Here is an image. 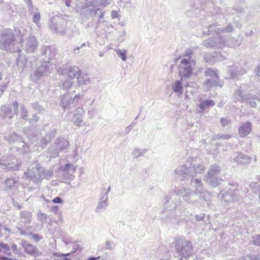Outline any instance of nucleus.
Returning a JSON list of instances; mask_svg holds the SVG:
<instances>
[{
  "label": "nucleus",
  "mask_w": 260,
  "mask_h": 260,
  "mask_svg": "<svg viewBox=\"0 0 260 260\" xmlns=\"http://www.w3.org/2000/svg\"><path fill=\"white\" fill-rule=\"evenodd\" d=\"M193 169H187V168H176L174 171V176L176 179H180L181 181H189L190 185L194 188L196 192L202 194L205 202L208 205L210 200L209 192L206 191L203 187V183L201 179H194V171Z\"/></svg>",
  "instance_id": "obj_1"
},
{
  "label": "nucleus",
  "mask_w": 260,
  "mask_h": 260,
  "mask_svg": "<svg viewBox=\"0 0 260 260\" xmlns=\"http://www.w3.org/2000/svg\"><path fill=\"white\" fill-rule=\"evenodd\" d=\"M0 49L10 52L17 51L18 53L21 52L12 29L6 28L0 31Z\"/></svg>",
  "instance_id": "obj_2"
},
{
  "label": "nucleus",
  "mask_w": 260,
  "mask_h": 260,
  "mask_svg": "<svg viewBox=\"0 0 260 260\" xmlns=\"http://www.w3.org/2000/svg\"><path fill=\"white\" fill-rule=\"evenodd\" d=\"M68 17L60 14L51 17L48 22V25L53 32L63 36L67 33L68 30Z\"/></svg>",
  "instance_id": "obj_3"
},
{
  "label": "nucleus",
  "mask_w": 260,
  "mask_h": 260,
  "mask_svg": "<svg viewBox=\"0 0 260 260\" xmlns=\"http://www.w3.org/2000/svg\"><path fill=\"white\" fill-rule=\"evenodd\" d=\"M175 248L181 257L179 260H183V258L187 259L192 253L193 248L191 242L186 240L183 237L175 239Z\"/></svg>",
  "instance_id": "obj_4"
},
{
  "label": "nucleus",
  "mask_w": 260,
  "mask_h": 260,
  "mask_svg": "<svg viewBox=\"0 0 260 260\" xmlns=\"http://www.w3.org/2000/svg\"><path fill=\"white\" fill-rule=\"evenodd\" d=\"M174 193L176 195L182 197L184 201L188 204L198 205L200 202L203 205L206 204L204 201L202 194L194 191H192L189 188L176 189L174 190Z\"/></svg>",
  "instance_id": "obj_5"
},
{
  "label": "nucleus",
  "mask_w": 260,
  "mask_h": 260,
  "mask_svg": "<svg viewBox=\"0 0 260 260\" xmlns=\"http://www.w3.org/2000/svg\"><path fill=\"white\" fill-rule=\"evenodd\" d=\"M220 173V167L218 165L213 164L210 166L208 173L205 177V180L213 187L218 186L223 181L219 177Z\"/></svg>",
  "instance_id": "obj_6"
},
{
  "label": "nucleus",
  "mask_w": 260,
  "mask_h": 260,
  "mask_svg": "<svg viewBox=\"0 0 260 260\" xmlns=\"http://www.w3.org/2000/svg\"><path fill=\"white\" fill-rule=\"evenodd\" d=\"M236 188L226 186L220 192L222 200L226 203H240L243 201V198L237 192Z\"/></svg>",
  "instance_id": "obj_7"
},
{
  "label": "nucleus",
  "mask_w": 260,
  "mask_h": 260,
  "mask_svg": "<svg viewBox=\"0 0 260 260\" xmlns=\"http://www.w3.org/2000/svg\"><path fill=\"white\" fill-rule=\"evenodd\" d=\"M194 63L190 58H183L181 60L179 75L181 80L189 78L192 74Z\"/></svg>",
  "instance_id": "obj_8"
},
{
  "label": "nucleus",
  "mask_w": 260,
  "mask_h": 260,
  "mask_svg": "<svg viewBox=\"0 0 260 260\" xmlns=\"http://www.w3.org/2000/svg\"><path fill=\"white\" fill-rule=\"evenodd\" d=\"M18 103L14 102L12 104H6L0 107V117L3 119L11 120L14 117V114L18 112Z\"/></svg>",
  "instance_id": "obj_9"
},
{
  "label": "nucleus",
  "mask_w": 260,
  "mask_h": 260,
  "mask_svg": "<svg viewBox=\"0 0 260 260\" xmlns=\"http://www.w3.org/2000/svg\"><path fill=\"white\" fill-rule=\"evenodd\" d=\"M202 45L207 48L214 49L222 48L225 46V40L221 35H217L215 37L208 38L202 42Z\"/></svg>",
  "instance_id": "obj_10"
},
{
  "label": "nucleus",
  "mask_w": 260,
  "mask_h": 260,
  "mask_svg": "<svg viewBox=\"0 0 260 260\" xmlns=\"http://www.w3.org/2000/svg\"><path fill=\"white\" fill-rule=\"evenodd\" d=\"M42 167L40 164H35L28 169L27 172L25 173L27 178L36 184L41 183V174Z\"/></svg>",
  "instance_id": "obj_11"
},
{
  "label": "nucleus",
  "mask_w": 260,
  "mask_h": 260,
  "mask_svg": "<svg viewBox=\"0 0 260 260\" xmlns=\"http://www.w3.org/2000/svg\"><path fill=\"white\" fill-rule=\"evenodd\" d=\"M0 166L3 169L17 171L21 167L20 164L18 162L17 159L13 157H3L0 161Z\"/></svg>",
  "instance_id": "obj_12"
},
{
  "label": "nucleus",
  "mask_w": 260,
  "mask_h": 260,
  "mask_svg": "<svg viewBox=\"0 0 260 260\" xmlns=\"http://www.w3.org/2000/svg\"><path fill=\"white\" fill-rule=\"evenodd\" d=\"M52 64L49 61H45L39 66L34 72L32 80L34 82H37L42 76L47 75L51 72Z\"/></svg>",
  "instance_id": "obj_13"
},
{
  "label": "nucleus",
  "mask_w": 260,
  "mask_h": 260,
  "mask_svg": "<svg viewBox=\"0 0 260 260\" xmlns=\"http://www.w3.org/2000/svg\"><path fill=\"white\" fill-rule=\"evenodd\" d=\"M76 167L71 164H66L59 169V172L64 180L71 181L74 177V172Z\"/></svg>",
  "instance_id": "obj_14"
},
{
  "label": "nucleus",
  "mask_w": 260,
  "mask_h": 260,
  "mask_svg": "<svg viewBox=\"0 0 260 260\" xmlns=\"http://www.w3.org/2000/svg\"><path fill=\"white\" fill-rule=\"evenodd\" d=\"M56 133V129L54 128L46 132L45 135L42 136L39 139V146L41 147L42 149L45 148L48 144L54 138Z\"/></svg>",
  "instance_id": "obj_15"
},
{
  "label": "nucleus",
  "mask_w": 260,
  "mask_h": 260,
  "mask_svg": "<svg viewBox=\"0 0 260 260\" xmlns=\"http://www.w3.org/2000/svg\"><path fill=\"white\" fill-rule=\"evenodd\" d=\"M80 98V95L78 94L74 96L71 95L70 93L64 94L61 97V102L60 106L63 108L64 110L70 107V105L75 101H77Z\"/></svg>",
  "instance_id": "obj_16"
},
{
  "label": "nucleus",
  "mask_w": 260,
  "mask_h": 260,
  "mask_svg": "<svg viewBox=\"0 0 260 260\" xmlns=\"http://www.w3.org/2000/svg\"><path fill=\"white\" fill-rule=\"evenodd\" d=\"M233 156L234 160L239 165H247L252 160L251 157L241 152H235Z\"/></svg>",
  "instance_id": "obj_17"
},
{
  "label": "nucleus",
  "mask_w": 260,
  "mask_h": 260,
  "mask_svg": "<svg viewBox=\"0 0 260 260\" xmlns=\"http://www.w3.org/2000/svg\"><path fill=\"white\" fill-rule=\"evenodd\" d=\"M82 4V8L84 9L90 7H105L109 3L108 0H83Z\"/></svg>",
  "instance_id": "obj_18"
},
{
  "label": "nucleus",
  "mask_w": 260,
  "mask_h": 260,
  "mask_svg": "<svg viewBox=\"0 0 260 260\" xmlns=\"http://www.w3.org/2000/svg\"><path fill=\"white\" fill-rule=\"evenodd\" d=\"M81 4V9L82 11L81 12V15L83 18V20H87L90 17H92L93 16H95L96 14L98 13V11L100 10V9L99 8H84L83 9L82 8V2Z\"/></svg>",
  "instance_id": "obj_19"
},
{
  "label": "nucleus",
  "mask_w": 260,
  "mask_h": 260,
  "mask_svg": "<svg viewBox=\"0 0 260 260\" xmlns=\"http://www.w3.org/2000/svg\"><path fill=\"white\" fill-rule=\"evenodd\" d=\"M38 46V42L34 36H29L26 41L24 50L27 53L34 52Z\"/></svg>",
  "instance_id": "obj_20"
},
{
  "label": "nucleus",
  "mask_w": 260,
  "mask_h": 260,
  "mask_svg": "<svg viewBox=\"0 0 260 260\" xmlns=\"http://www.w3.org/2000/svg\"><path fill=\"white\" fill-rule=\"evenodd\" d=\"M42 55L48 60H51L56 54V51L54 47L52 46H44L41 48Z\"/></svg>",
  "instance_id": "obj_21"
},
{
  "label": "nucleus",
  "mask_w": 260,
  "mask_h": 260,
  "mask_svg": "<svg viewBox=\"0 0 260 260\" xmlns=\"http://www.w3.org/2000/svg\"><path fill=\"white\" fill-rule=\"evenodd\" d=\"M243 92L244 91L241 86L235 89L233 95L235 103H237L239 101L243 102L246 101V99L248 98V97H251L250 94H244Z\"/></svg>",
  "instance_id": "obj_22"
},
{
  "label": "nucleus",
  "mask_w": 260,
  "mask_h": 260,
  "mask_svg": "<svg viewBox=\"0 0 260 260\" xmlns=\"http://www.w3.org/2000/svg\"><path fill=\"white\" fill-rule=\"evenodd\" d=\"M100 201L96 208V212H103L105 211L108 206V195L107 193H101Z\"/></svg>",
  "instance_id": "obj_23"
},
{
  "label": "nucleus",
  "mask_w": 260,
  "mask_h": 260,
  "mask_svg": "<svg viewBox=\"0 0 260 260\" xmlns=\"http://www.w3.org/2000/svg\"><path fill=\"white\" fill-rule=\"evenodd\" d=\"M252 130L251 122L247 121L242 123L239 128L238 132L240 137H245L249 135Z\"/></svg>",
  "instance_id": "obj_24"
},
{
  "label": "nucleus",
  "mask_w": 260,
  "mask_h": 260,
  "mask_svg": "<svg viewBox=\"0 0 260 260\" xmlns=\"http://www.w3.org/2000/svg\"><path fill=\"white\" fill-rule=\"evenodd\" d=\"M21 246L24 248V251L27 254L34 256L38 255L39 251L35 246L23 240L21 241Z\"/></svg>",
  "instance_id": "obj_25"
},
{
  "label": "nucleus",
  "mask_w": 260,
  "mask_h": 260,
  "mask_svg": "<svg viewBox=\"0 0 260 260\" xmlns=\"http://www.w3.org/2000/svg\"><path fill=\"white\" fill-rule=\"evenodd\" d=\"M187 168V169H193L194 173V176H195L197 173L201 174L202 173V172L205 169V167L203 165H198L197 167H196V165L192 164V162H190L189 161L187 162L185 165L178 167V168Z\"/></svg>",
  "instance_id": "obj_26"
},
{
  "label": "nucleus",
  "mask_w": 260,
  "mask_h": 260,
  "mask_svg": "<svg viewBox=\"0 0 260 260\" xmlns=\"http://www.w3.org/2000/svg\"><path fill=\"white\" fill-rule=\"evenodd\" d=\"M18 181L14 178L7 177L5 181V190L9 192L14 188H17Z\"/></svg>",
  "instance_id": "obj_27"
},
{
  "label": "nucleus",
  "mask_w": 260,
  "mask_h": 260,
  "mask_svg": "<svg viewBox=\"0 0 260 260\" xmlns=\"http://www.w3.org/2000/svg\"><path fill=\"white\" fill-rule=\"evenodd\" d=\"M69 145V142L63 138L59 137L55 139L54 146L59 151L66 149Z\"/></svg>",
  "instance_id": "obj_28"
},
{
  "label": "nucleus",
  "mask_w": 260,
  "mask_h": 260,
  "mask_svg": "<svg viewBox=\"0 0 260 260\" xmlns=\"http://www.w3.org/2000/svg\"><path fill=\"white\" fill-rule=\"evenodd\" d=\"M20 222L24 224H29L32 220V214L27 210H23L20 213Z\"/></svg>",
  "instance_id": "obj_29"
},
{
  "label": "nucleus",
  "mask_w": 260,
  "mask_h": 260,
  "mask_svg": "<svg viewBox=\"0 0 260 260\" xmlns=\"http://www.w3.org/2000/svg\"><path fill=\"white\" fill-rule=\"evenodd\" d=\"M4 139L10 144L19 143L22 142L23 138L22 137L16 133H13L8 136H5Z\"/></svg>",
  "instance_id": "obj_30"
},
{
  "label": "nucleus",
  "mask_w": 260,
  "mask_h": 260,
  "mask_svg": "<svg viewBox=\"0 0 260 260\" xmlns=\"http://www.w3.org/2000/svg\"><path fill=\"white\" fill-rule=\"evenodd\" d=\"M77 112L74 114V118L73 119L74 123L78 126H81L83 120L82 113H84L82 108H78L76 110Z\"/></svg>",
  "instance_id": "obj_31"
},
{
  "label": "nucleus",
  "mask_w": 260,
  "mask_h": 260,
  "mask_svg": "<svg viewBox=\"0 0 260 260\" xmlns=\"http://www.w3.org/2000/svg\"><path fill=\"white\" fill-rule=\"evenodd\" d=\"M220 25L218 24H213L210 25L207 28V30H204L203 32L204 34L209 35L213 33L216 34L217 35H220L221 31H216L217 29H220L221 27H219Z\"/></svg>",
  "instance_id": "obj_32"
},
{
  "label": "nucleus",
  "mask_w": 260,
  "mask_h": 260,
  "mask_svg": "<svg viewBox=\"0 0 260 260\" xmlns=\"http://www.w3.org/2000/svg\"><path fill=\"white\" fill-rule=\"evenodd\" d=\"M242 41V39L241 38L238 37V39H235L230 37L228 41H225V46L229 47L236 48L240 46Z\"/></svg>",
  "instance_id": "obj_33"
},
{
  "label": "nucleus",
  "mask_w": 260,
  "mask_h": 260,
  "mask_svg": "<svg viewBox=\"0 0 260 260\" xmlns=\"http://www.w3.org/2000/svg\"><path fill=\"white\" fill-rule=\"evenodd\" d=\"M77 81L78 85H87L90 82L89 77L88 75L84 73H81L80 71L77 76Z\"/></svg>",
  "instance_id": "obj_34"
},
{
  "label": "nucleus",
  "mask_w": 260,
  "mask_h": 260,
  "mask_svg": "<svg viewBox=\"0 0 260 260\" xmlns=\"http://www.w3.org/2000/svg\"><path fill=\"white\" fill-rule=\"evenodd\" d=\"M18 54V57L16 60V63L17 66H18L20 68L22 69V71L24 70V68L26 67L27 60L24 55H21L19 53Z\"/></svg>",
  "instance_id": "obj_35"
},
{
  "label": "nucleus",
  "mask_w": 260,
  "mask_h": 260,
  "mask_svg": "<svg viewBox=\"0 0 260 260\" xmlns=\"http://www.w3.org/2000/svg\"><path fill=\"white\" fill-rule=\"evenodd\" d=\"M219 78H207L204 82V84L208 87H213V86H220L222 87V84H220L218 82Z\"/></svg>",
  "instance_id": "obj_36"
},
{
  "label": "nucleus",
  "mask_w": 260,
  "mask_h": 260,
  "mask_svg": "<svg viewBox=\"0 0 260 260\" xmlns=\"http://www.w3.org/2000/svg\"><path fill=\"white\" fill-rule=\"evenodd\" d=\"M16 150L21 154L30 152V149L28 146L22 140V142L18 143V145L16 146Z\"/></svg>",
  "instance_id": "obj_37"
},
{
  "label": "nucleus",
  "mask_w": 260,
  "mask_h": 260,
  "mask_svg": "<svg viewBox=\"0 0 260 260\" xmlns=\"http://www.w3.org/2000/svg\"><path fill=\"white\" fill-rule=\"evenodd\" d=\"M75 81H73L72 78H67L65 79L61 84V88L69 90L73 88L74 84Z\"/></svg>",
  "instance_id": "obj_38"
},
{
  "label": "nucleus",
  "mask_w": 260,
  "mask_h": 260,
  "mask_svg": "<svg viewBox=\"0 0 260 260\" xmlns=\"http://www.w3.org/2000/svg\"><path fill=\"white\" fill-rule=\"evenodd\" d=\"M181 80V79L176 80L172 86L173 91L180 94H182L183 92V86Z\"/></svg>",
  "instance_id": "obj_39"
},
{
  "label": "nucleus",
  "mask_w": 260,
  "mask_h": 260,
  "mask_svg": "<svg viewBox=\"0 0 260 260\" xmlns=\"http://www.w3.org/2000/svg\"><path fill=\"white\" fill-rule=\"evenodd\" d=\"M79 68L77 66L71 67L68 70V78H72L75 81L76 75L80 72Z\"/></svg>",
  "instance_id": "obj_40"
},
{
  "label": "nucleus",
  "mask_w": 260,
  "mask_h": 260,
  "mask_svg": "<svg viewBox=\"0 0 260 260\" xmlns=\"http://www.w3.org/2000/svg\"><path fill=\"white\" fill-rule=\"evenodd\" d=\"M204 59L206 62L213 63L217 61L216 55L213 53H207L203 56Z\"/></svg>",
  "instance_id": "obj_41"
},
{
  "label": "nucleus",
  "mask_w": 260,
  "mask_h": 260,
  "mask_svg": "<svg viewBox=\"0 0 260 260\" xmlns=\"http://www.w3.org/2000/svg\"><path fill=\"white\" fill-rule=\"evenodd\" d=\"M147 151V149H141L139 148L136 147L134 149L132 152V156L134 158H137L141 156H143L144 154L146 153Z\"/></svg>",
  "instance_id": "obj_42"
},
{
  "label": "nucleus",
  "mask_w": 260,
  "mask_h": 260,
  "mask_svg": "<svg viewBox=\"0 0 260 260\" xmlns=\"http://www.w3.org/2000/svg\"><path fill=\"white\" fill-rule=\"evenodd\" d=\"M53 175V172L51 170H48L43 167L42 169L41 181L43 179L50 180Z\"/></svg>",
  "instance_id": "obj_43"
},
{
  "label": "nucleus",
  "mask_w": 260,
  "mask_h": 260,
  "mask_svg": "<svg viewBox=\"0 0 260 260\" xmlns=\"http://www.w3.org/2000/svg\"><path fill=\"white\" fill-rule=\"evenodd\" d=\"M59 151L53 145L50 146L48 150L47 157L56 158L58 156Z\"/></svg>",
  "instance_id": "obj_44"
},
{
  "label": "nucleus",
  "mask_w": 260,
  "mask_h": 260,
  "mask_svg": "<svg viewBox=\"0 0 260 260\" xmlns=\"http://www.w3.org/2000/svg\"><path fill=\"white\" fill-rule=\"evenodd\" d=\"M214 102L212 100H205L199 104V108L201 110H204L207 107L213 106Z\"/></svg>",
  "instance_id": "obj_45"
},
{
  "label": "nucleus",
  "mask_w": 260,
  "mask_h": 260,
  "mask_svg": "<svg viewBox=\"0 0 260 260\" xmlns=\"http://www.w3.org/2000/svg\"><path fill=\"white\" fill-rule=\"evenodd\" d=\"M48 215L45 213H43L41 210L37 214V219L43 225L47 222Z\"/></svg>",
  "instance_id": "obj_46"
},
{
  "label": "nucleus",
  "mask_w": 260,
  "mask_h": 260,
  "mask_svg": "<svg viewBox=\"0 0 260 260\" xmlns=\"http://www.w3.org/2000/svg\"><path fill=\"white\" fill-rule=\"evenodd\" d=\"M205 76L206 77H210L212 78H219L216 71L210 68L207 69L205 73Z\"/></svg>",
  "instance_id": "obj_47"
},
{
  "label": "nucleus",
  "mask_w": 260,
  "mask_h": 260,
  "mask_svg": "<svg viewBox=\"0 0 260 260\" xmlns=\"http://www.w3.org/2000/svg\"><path fill=\"white\" fill-rule=\"evenodd\" d=\"M116 54L122 59V61H124L127 59V51L125 49H117L115 50Z\"/></svg>",
  "instance_id": "obj_48"
},
{
  "label": "nucleus",
  "mask_w": 260,
  "mask_h": 260,
  "mask_svg": "<svg viewBox=\"0 0 260 260\" xmlns=\"http://www.w3.org/2000/svg\"><path fill=\"white\" fill-rule=\"evenodd\" d=\"M234 29L233 25L231 23H229L225 27H221L220 29H217L216 31H221V32L223 33H229L233 32Z\"/></svg>",
  "instance_id": "obj_49"
},
{
  "label": "nucleus",
  "mask_w": 260,
  "mask_h": 260,
  "mask_svg": "<svg viewBox=\"0 0 260 260\" xmlns=\"http://www.w3.org/2000/svg\"><path fill=\"white\" fill-rule=\"evenodd\" d=\"M248 94H250L251 97H248V98L246 99L245 101L249 103L250 107H256L257 105L255 102L256 100V95H253L251 93H249Z\"/></svg>",
  "instance_id": "obj_50"
},
{
  "label": "nucleus",
  "mask_w": 260,
  "mask_h": 260,
  "mask_svg": "<svg viewBox=\"0 0 260 260\" xmlns=\"http://www.w3.org/2000/svg\"><path fill=\"white\" fill-rule=\"evenodd\" d=\"M231 138L230 135H227V134H218L217 135L213 136V137L211 139L212 141H215L216 140H227Z\"/></svg>",
  "instance_id": "obj_51"
},
{
  "label": "nucleus",
  "mask_w": 260,
  "mask_h": 260,
  "mask_svg": "<svg viewBox=\"0 0 260 260\" xmlns=\"http://www.w3.org/2000/svg\"><path fill=\"white\" fill-rule=\"evenodd\" d=\"M20 117L23 120L28 121V112L26 108L23 106L21 108Z\"/></svg>",
  "instance_id": "obj_52"
},
{
  "label": "nucleus",
  "mask_w": 260,
  "mask_h": 260,
  "mask_svg": "<svg viewBox=\"0 0 260 260\" xmlns=\"http://www.w3.org/2000/svg\"><path fill=\"white\" fill-rule=\"evenodd\" d=\"M31 108L35 111L38 113L43 112L45 109L44 108L40 105L38 103H34L31 104Z\"/></svg>",
  "instance_id": "obj_53"
},
{
  "label": "nucleus",
  "mask_w": 260,
  "mask_h": 260,
  "mask_svg": "<svg viewBox=\"0 0 260 260\" xmlns=\"http://www.w3.org/2000/svg\"><path fill=\"white\" fill-rule=\"evenodd\" d=\"M252 242L255 245L260 246V235H255L252 237Z\"/></svg>",
  "instance_id": "obj_54"
},
{
  "label": "nucleus",
  "mask_w": 260,
  "mask_h": 260,
  "mask_svg": "<svg viewBox=\"0 0 260 260\" xmlns=\"http://www.w3.org/2000/svg\"><path fill=\"white\" fill-rule=\"evenodd\" d=\"M214 54L216 55L217 61H222L226 59V57L222 55L221 53L217 51H214Z\"/></svg>",
  "instance_id": "obj_55"
},
{
  "label": "nucleus",
  "mask_w": 260,
  "mask_h": 260,
  "mask_svg": "<svg viewBox=\"0 0 260 260\" xmlns=\"http://www.w3.org/2000/svg\"><path fill=\"white\" fill-rule=\"evenodd\" d=\"M40 120V117L38 116L36 114H33L32 115V117L30 119H28V121L30 124H34L37 122H38Z\"/></svg>",
  "instance_id": "obj_56"
},
{
  "label": "nucleus",
  "mask_w": 260,
  "mask_h": 260,
  "mask_svg": "<svg viewBox=\"0 0 260 260\" xmlns=\"http://www.w3.org/2000/svg\"><path fill=\"white\" fill-rule=\"evenodd\" d=\"M41 18L40 13L39 12L36 13L33 16V21L37 25H38L40 22V20Z\"/></svg>",
  "instance_id": "obj_57"
},
{
  "label": "nucleus",
  "mask_w": 260,
  "mask_h": 260,
  "mask_svg": "<svg viewBox=\"0 0 260 260\" xmlns=\"http://www.w3.org/2000/svg\"><path fill=\"white\" fill-rule=\"evenodd\" d=\"M29 234H30V235L32 236V239L34 241H35L36 242H39L43 238V237L42 236H40V235H38V234H33V233H32L31 232Z\"/></svg>",
  "instance_id": "obj_58"
},
{
  "label": "nucleus",
  "mask_w": 260,
  "mask_h": 260,
  "mask_svg": "<svg viewBox=\"0 0 260 260\" xmlns=\"http://www.w3.org/2000/svg\"><path fill=\"white\" fill-rule=\"evenodd\" d=\"M71 254V253H65V254H62V253H60L59 252H54L53 253V255L54 256L57 257H68V256H70Z\"/></svg>",
  "instance_id": "obj_59"
},
{
  "label": "nucleus",
  "mask_w": 260,
  "mask_h": 260,
  "mask_svg": "<svg viewBox=\"0 0 260 260\" xmlns=\"http://www.w3.org/2000/svg\"><path fill=\"white\" fill-rule=\"evenodd\" d=\"M0 247L2 248V249L5 250L6 251H9L11 249V247L8 244H5L4 243H1L0 244Z\"/></svg>",
  "instance_id": "obj_60"
},
{
  "label": "nucleus",
  "mask_w": 260,
  "mask_h": 260,
  "mask_svg": "<svg viewBox=\"0 0 260 260\" xmlns=\"http://www.w3.org/2000/svg\"><path fill=\"white\" fill-rule=\"evenodd\" d=\"M111 16L112 19L118 18L119 16L118 11L116 10H112L111 12Z\"/></svg>",
  "instance_id": "obj_61"
},
{
  "label": "nucleus",
  "mask_w": 260,
  "mask_h": 260,
  "mask_svg": "<svg viewBox=\"0 0 260 260\" xmlns=\"http://www.w3.org/2000/svg\"><path fill=\"white\" fill-rule=\"evenodd\" d=\"M251 260H259L260 259V253H257L254 254H250Z\"/></svg>",
  "instance_id": "obj_62"
},
{
  "label": "nucleus",
  "mask_w": 260,
  "mask_h": 260,
  "mask_svg": "<svg viewBox=\"0 0 260 260\" xmlns=\"http://www.w3.org/2000/svg\"><path fill=\"white\" fill-rule=\"evenodd\" d=\"M52 201L55 204H61L63 202L62 199L59 197L54 198Z\"/></svg>",
  "instance_id": "obj_63"
},
{
  "label": "nucleus",
  "mask_w": 260,
  "mask_h": 260,
  "mask_svg": "<svg viewBox=\"0 0 260 260\" xmlns=\"http://www.w3.org/2000/svg\"><path fill=\"white\" fill-rule=\"evenodd\" d=\"M220 122L222 126L223 127L226 126L229 123V121L224 118H221L220 120Z\"/></svg>",
  "instance_id": "obj_64"
}]
</instances>
